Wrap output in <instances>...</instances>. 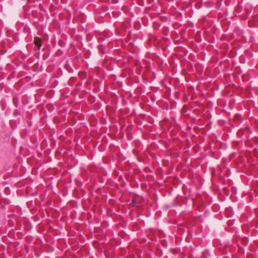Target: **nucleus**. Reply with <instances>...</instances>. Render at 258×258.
I'll list each match as a JSON object with an SVG mask.
<instances>
[{
  "instance_id": "1",
  "label": "nucleus",
  "mask_w": 258,
  "mask_h": 258,
  "mask_svg": "<svg viewBox=\"0 0 258 258\" xmlns=\"http://www.w3.org/2000/svg\"><path fill=\"white\" fill-rule=\"evenodd\" d=\"M34 43L38 49H40L42 46V41L39 37H36L34 38Z\"/></svg>"
},
{
  "instance_id": "2",
  "label": "nucleus",
  "mask_w": 258,
  "mask_h": 258,
  "mask_svg": "<svg viewBox=\"0 0 258 258\" xmlns=\"http://www.w3.org/2000/svg\"><path fill=\"white\" fill-rule=\"evenodd\" d=\"M65 69L70 73H72L74 71L71 65L69 63L68 60H67L64 65Z\"/></svg>"
},
{
  "instance_id": "3",
  "label": "nucleus",
  "mask_w": 258,
  "mask_h": 258,
  "mask_svg": "<svg viewBox=\"0 0 258 258\" xmlns=\"http://www.w3.org/2000/svg\"><path fill=\"white\" fill-rule=\"evenodd\" d=\"M13 103L15 107L17 108L19 105V100L17 97H14L13 98Z\"/></svg>"
},
{
  "instance_id": "4",
  "label": "nucleus",
  "mask_w": 258,
  "mask_h": 258,
  "mask_svg": "<svg viewBox=\"0 0 258 258\" xmlns=\"http://www.w3.org/2000/svg\"><path fill=\"white\" fill-rule=\"evenodd\" d=\"M13 115L14 117H17L20 115H21V112L18 109H14Z\"/></svg>"
},
{
  "instance_id": "5",
  "label": "nucleus",
  "mask_w": 258,
  "mask_h": 258,
  "mask_svg": "<svg viewBox=\"0 0 258 258\" xmlns=\"http://www.w3.org/2000/svg\"><path fill=\"white\" fill-rule=\"evenodd\" d=\"M66 42L64 41H63V40H61V39H59V40L58 41V45L60 47H63L66 45Z\"/></svg>"
},
{
  "instance_id": "6",
  "label": "nucleus",
  "mask_w": 258,
  "mask_h": 258,
  "mask_svg": "<svg viewBox=\"0 0 258 258\" xmlns=\"http://www.w3.org/2000/svg\"><path fill=\"white\" fill-rule=\"evenodd\" d=\"M218 17L219 20L221 19V21H223L226 19L225 16L222 15L221 13H219L218 14Z\"/></svg>"
},
{
  "instance_id": "7",
  "label": "nucleus",
  "mask_w": 258,
  "mask_h": 258,
  "mask_svg": "<svg viewBox=\"0 0 258 258\" xmlns=\"http://www.w3.org/2000/svg\"><path fill=\"white\" fill-rule=\"evenodd\" d=\"M131 9L127 6H123L122 7V10L127 13L130 11Z\"/></svg>"
},
{
  "instance_id": "8",
  "label": "nucleus",
  "mask_w": 258,
  "mask_h": 258,
  "mask_svg": "<svg viewBox=\"0 0 258 258\" xmlns=\"http://www.w3.org/2000/svg\"><path fill=\"white\" fill-rule=\"evenodd\" d=\"M234 102L233 101L230 100L229 103V107L230 109H232L234 107Z\"/></svg>"
},
{
  "instance_id": "9",
  "label": "nucleus",
  "mask_w": 258,
  "mask_h": 258,
  "mask_svg": "<svg viewBox=\"0 0 258 258\" xmlns=\"http://www.w3.org/2000/svg\"><path fill=\"white\" fill-rule=\"evenodd\" d=\"M138 204V202L135 200L133 199L131 202V205L133 207H136L137 206Z\"/></svg>"
},
{
  "instance_id": "10",
  "label": "nucleus",
  "mask_w": 258,
  "mask_h": 258,
  "mask_svg": "<svg viewBox=\"0 0 258 258\" xmlns=\"http://www.w3.org/2000/svg\"><path fill=\"white\" fill-rule=\"evenodd\" d=\"M162 245L163 247L166 248L167 247V243L166 241H163L162 243Z\"/></svg>"
},
{
  "instance_id": "11",
  "label": "nucleus",
  "mask_w": 258,
  "mask_h": 258,
  "mask_svg": "<svg viewBox=\"0 0 258 258\" xmlns=\"http://www.w3.org/2000/svg\"><path fill=\"white\" fill-rule=\"evenodd\" d=\"M111 2L113 4H116L118 3V0H111Z\"/></svg>"
},
{
  "instance_id": "12",
  "label": "nucleus",
  "mask_w": 258,
  "mask_h": 258,
  "mask_svg": "<svg viewBox=\"0 0 258 258\" xmlns=\"http://www.w3.org/2000/svg\"><path fill=\"white\" fill-rule=\"evenodd\" d=\"M231 208H227V210H226L227 213L228 212H231Z\"/></svg>"
},
{
  "instance_id": "13",
  "label": "nucleus",
  "mask_w": 258,
  "mask_h": 258,
  "mask_svg": "<svg viewBox=\"0 0 258 258\" xmlns=\"http://www.w3.org/2000/svg\"><path fill=\"white\" fill-rule=\"evenodd\" d=\"M232 222H230V223H228V222H227V223H226V225H232Z\"/></svg>"
},
{
  "instance_id": "14",
  "label": "nucleus",
  "mask_w": 258,
  "mask_h": 258,
  "mask_svg": "<svg viewBox=\"0 0 258 258\" xmlns=\"http://www.w3.org/2000/svg\"><path fill=\"white\" fill-rule=\"evenodd\" d=\"M39 7H40V9L43 8V6L41 4H40Z\"/></svg>"
},
{
  "instance_id": "15",
  "label": "nucleus",
  "mask_w": 258,
  "mask_h": 258,
  "mask_svg": "<svg viewBox=\"0 0 258 258\" xmlns=\"http://www.w3.org/2000/svg\"><path fill=\"white\" fill-rule=\"evenodd\" d=\"M89 57V55H88V56H86V58H88Z\"/></svg>"
},
{
  "instance_id": "16",
  "label": "nucleus",
  "mask_w": 258,
  "mask_h": 258,
  "mask_svg": "<svg viewBox=\"0 0 258 258\" xmlns=\"http://www.w3.org/2000/svg\"><path fill=\"white\" fill-rule=\"evenodd\" d=\"M87 52H89V53H90L89 50H88Z\"/></svg>"
},
{
  "instance_id": "17",
  "label": "nucleus",
  "mask_w": 258,
  "mask_h": 258,
  "mask_svg": "<svg viewBox=\"0 0 258 258\" xmlns=\"http://www.w3.org/2000/svg\"><path fill=\"white\" fill-rule=\"evenodd\" d=\"M226 77L225 75H224L223 77L225 78Z\"/></svg>"
},
{
  "instance_id": "18",
  "label": "nucleus",
  "mask_w": 258,
  "mask_h": 258,
  "mask_svg": "<svg viewBox=\"0 0 258 258\" xmlns=\"http://www.w3.org/2000/svg\"><path fill=\"white\" fill-rule=\"evenodd\" d=\"M223 189H226V187H223Z\"/></svg>"
},
{
  "instance_id": "19",
  "label": "nucleus",
  "mask_w": 258,
  "mask_h": 258,
  "mask_svg": "<svg viewBox=\"0 0 258 258\" xmlns=\"http://www.w3.org/2000/svg\"><path fill=\"white\" fill-rule=\"evenodd\" d=\"M223 258H226V257H225V256H223Z\"/></svg>"
}]
</instances>
